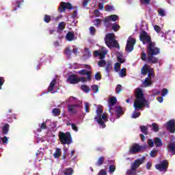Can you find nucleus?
Instances as JSON below:
<instances>
[{
    "label": "nucleus",
    "mask_w": 175,
    "mask_h": 175,
    "mask_svg": "<svg viewBox=\"0 0 175 175\" xmlns=\"http://www.w3.org/2000/svg\"><path fill=\"white\" fill-rule=\"evenodd\" d=\"M40 129H47V125H46V122H43L40 125Z\"/></svg>",
    "instance_id": "338daca9"
},
{
    "label": "nucleus",
    "mask_w": 175,
    "mask_h": 175,
    "mask_svg": "<svg viewBox=\"0 0 175 175\" xmlns=\"http://www.w3.org/2000/svg\"><path fill=\"white\" fill-rule=\"evenodd\" d=\"M111 21V19L110 18V16H106L104 19L105 24H109Z\"/></svg>",
    "instance_id": "e2e57ef3"
},
{
    "label": "nucleus",
    "mask_w": 175,
    "mask_h": 175,
    "mask_svg": "<svg viewBox=\"0 0 175 175\" xmlns=\"http://www.w3.org/2000/svg\"><path fill=\"white\" fill-rule=\"evenodd\" d=\"M126 174L127 175H135L136 174V170L134 167H131V169L127 170Z\"/></svg>",
    "instance_id": "f704fd0d"
},
{
    "label": "nucleus",
    "mask_w": 175,
    "mask_h": 175,
    "mask_svg": "<svg viewBox=\"0 0 175 175\" xmlns=\"http://www.w3.org/2000/svg\"><path fill=\"white\" fill-rule=\"evenodd\" d=\"M91 71H88L85 69L78 71V75H80L81 76H87V80H88V81H91Z\"/></svg>",
    "instance_id": "4468645a"
},
{
    "label": "nucleus",
    "mask_w": 175,
    "mask_h": 175,
    "mask_svg": "<svg viewBox=\"0 0 175 175\" xmlns=\"http://www.w3.org/2000/svg\"><path fill=\"white\" fill-rule=\"evenodd\" d=\"M167 147L171 152H175V142L170 143Z\"/></svg>",
    "instance_id": "cd10ccee"
},
{
    "label": "nucleus",
    "mask_w": 175,
    "mask_h": 175,
    "mask_svg": "<svg viewBox=\"0 0 175 175\" xmlns=\"http://www.w3.org/2000/svg\"><path fill=\"white\" fill-rule=\"evenodd\" d=\"M115 111L116 113V118H120L121 116H124V111L121 107H116Z\"/></svg>",
    "instance_id": "a211bd4d"
},
{
    "label": "nucleus",
    "mask_w": 175,
    "mask_h": 175,
    "mask_svg": "<svg viewBox=\"0 0 175 175\" xmlns=\"http://www.w3.org/2000/svg\"><path fill=\"white\" fill-rule=\"evenodd\" d=\"M55 83H57V79H53L51 82V83H50V85L48 88V92H53V91L54 90V87H55Z\"/></svg>",
    "instance_id": "aec40b11"
},
{
    "label": "nucleus",
    "mask_w": 175,
    "mask_h": 175,
    "mask_svg": "<svg viewBox=\"0 0 175 175\" xmlns=\"http://www.w3.org/2000/svg\"><path fill=\"white\" fill-rule=\"evenodd\" d=\"M144 148H146V147L135 143L132 146L129 152L130 154H137V152H140V151L144 150Z\"/></svg>",
    "instance_id": "9d476101"
},
{
    "label": "nucleus",
    "mask_w": 175,
    "mask_h": 175,
    "mask_svg": "<svg viewBox=\"0 0 175 175\" xmlns=\"http://www.w3.org/2000/svg\"><path fill=\"white\" fill-rule=\"evenodd\" d=\"M166 128L167 131L170 132V133H175V120H170L166 122Z\"/></svg>",
    "instance_id": "9b49d317"
},
{
    "label": "nucleus",
    "mask_w": 175,
    "mask_h": 175,
    "mask_svg": "<svg viewBox=\"0 0 175 175\" xmlns=\"http://www.w3.org/2000/svg\"><path fill=\"white\" fill-rule=\"evenodd\" d=\"M139 40L142 42L143 44H146V43H148V45L146 46V49H148L150 46L155 47L157 46V44L151 40V37L148 33H147V31H142L139 34Z\"/></svg>",
    "instance_id": "7ed1b4c3"
},
{
    "label": "nucleus",
    "mask_w": 175,
    "mask_h": 175,
    "mask_svg": "<svg viewBox=\"0 0 175 175\" xmlns=\"http://www.w3.org/2000/svg\"><path fill=\"white\" fill-rule=\"evenodd\" d=\"M66 39L68 42H72V40H75V33L73 31H68L66 35Z\"/></svg>",
    "instance_id": "f3484780"
},
{
    "label": "nucleus",
    "mask_w": 175,
    "mask_h": 175,
    "mask_svg": "<svg viewBox=\"0 0 175 175\" xmlns=\"http://www.w3.org/2000/svg\"><path fill=\"white\" fill-rule=\"evenodd\" d=\"M89 31L90 32V35L92 36H95V33H96V29L94 27V26H92L89 28Z\"/></svg>",
    "instance_id": "a19ab883"
},
{
    "label": "nucleus",
    "mask_w": 175,
    "mask_h": 175,
    "mask_svg": "<svg viewBox=\"0 0 175 175\" xmlns=\"http://www.w3.org/2000/svg\"><path fill=\"white\" fill-rule=\"evenodd\" d=\"M151 77H155V72H154V68L150 67L148 72V78L151 79Z\"/></svg>",
    "instance_id": "c85d7f7f"
},
{
    "label": "nucleus",
    "mask_w": 175,
    "mask_h": 175,
    "mask_svg": "<svg viewBox=\"0 0 175 175\" xmlns=\"http://www.w3.org/2000/svg\"><path fill=\"white\" fill-rule=\"evenodd\" d=\"M116 94H121L122 92V85H118L116 88Z\"/></svg>",
    "instance_id": "8fccbe9b"
},
{
    "label": "nucleus",
    "mask_w": 175,
    "mask_h": 175,
    "mask_svg": "<svg viewBox=\"0 0 175 175\" xmlns=\"http://www.w3.org/2000/svg\"><path fill=\"white\" fill-rule=\"evenodd\" d=\"M167 92H169V90L166 88H163L161 91V96H166Z\"/></svg>",
    "instance_id": "bf43d9fd"
},
{
    "label": "nucleus",
    "mask_w": 175,
    "mask_h": 175,
    "mask_svg": "<svg viewBox=\"0 0 175 175\" xmlns=\"http://www.w3.org/2000/svg\"><path fill=\"white\" fill-rule=\"evenodd\" d=\"M44 21L46 24H49V23H50V21H51V16L48 15V14H45L44 16Z\"/></svg>",
    "instance_id": "e433bc0d"
},
{
    "label": "nucleus",
    "mask_w": 175,
    "mask_h": 175,
    "mask_svg": "<svg viewBox=\"0 0 175 175\" xmlns=\"http://www.w3.org/2000/svg\"><path fill=\"white\" fill-rule=\"evenodd\" d=\"M140 112H137L136 111H135L132 115V118H139V117H140Z\"/></svg>",
    "instance_id": "5fc2aeb1"
},
{
    "label": "nucleus",
    "mask_w": 175,
    "mask_h": 175,
    "mask_svg": "<svg viewBox=\"0 0 175 175\" xmlns=\"http://www.w3.org/2000/svg\"><path fill=\"white\" fill-rule=\"evenodd\" d=\"M65 27H66V23L65 22H60L57 26V32L64 31L65 29Z\"/></svg>",
    "instance_id": "4be33fe9"
},
{
    "label": "nucleus",
    "mask_w": 175,
    "mask_h": 175,
    "mask_svg": "<svg viewBox=\"0 0 175 175\" xmlns=\"http://www.w3.org/2000/svg\"><path fill=\"white\" fill-rule=\"evenodd\" d=\"M67 80L70 84H77L79 83V77L75 74L69 75Z\"/></svg>",
    "instance_id": "ddd939ff"
},
{
    "label": "nucleus",
    "mask_w": 175,
    "mask_h": 175,
    "mask_svg": "<svg viewBox=\"0 0 175 175\" xmlns=\"http://www.w3.org/2000/svg\"><path fill=\"white\" fill-rule=\"evenodd\" d=\"M154 31H156V32H157V33H159V32H161V27H159V25H155L154 26Z\"/></svg>",
    "instance_id": "0e129e2a"
},
{
    "label": "nucleus",
    "mask_w": 175,
    "mask_h": 175,
    "mask_svg": "<svg viewBox=\"0 0 175 175\" xmlns=\"http://www.w3.org/2000/svg\"><path fill=\"white\" fill-rule=\"evenodd\" d=\"M63 173L64 175H73L75 171L73 170V168L68 167L63 171Z\"/></svg>",
    "instance_id": "412c9836"
},
{
    "label": "nucleus",
    "mask_w": 175,
    "mask_h": 175,
    "mask_svg": "<svg viewBox=\"0 0 175 175\" xmlns=\"http://www.w3.org/2000/svg\"><path fill=\"white\" fill-rule=\"evenodd\" d=\"M144 84L145 85V87H150V85H151V84H152V81H151V78H146L145 81H144Z\"/></svg>",
    "instance_id": "7c9ffc66"
},
{
    "label": "nucleus",
    "mask_w": 175,
    "mask_h": 175,
    "mask_svg": "<svg viewBox=\"0 0 175 175\" xmlns=\"http://www.w3.org/2000/svg\"><path fill=\"white\" fill-rule=\"evenodd\" d=\"M148 53V62L147 64H150V65H154L158 64L159 62V58L157 57L158 54L161 53V49L156 46H149L148 49H146Z\"/></svg>",
    "instance_id": "f03ea898"
},
{
    "label": "nucleus",
    "mask_w": 175,
    "mask_h": 175,
    "mask_svg": "<svg viewBox=\"0 0 175 175\" xmlns=\"http://www.w3.org/2000/svg\"><path fill=\"white\" fill-rule=\"evenodd\" d=\"M118 62H120V64H124L125 62L124 59H122V55H120L117 57Z\"/></svg>",
    "instance_id": "680f3d73"
},
{
    "label": "nucleus",
    "mask_w": 175,
    "mask_h": 175,
    "mask_svg": "<svg viewBox=\"0 0 175 175\" xmlns=\"http://www.w3.org/2000/svg\"><path fill=\"white\" fill-rule=\"evenodd\" d=\"M85 109L86 113H90V104L88 103H85Z\"/></svg>",
    "instance_id": "69168bd1"
},
{
    "label": "nucleus",
    "mask_w": 175,
    "mask_h": 175,
    "mask_svg": "<svg viewBox=\"0 0 175 175\" xmlns=\"http://www.w3.org/2000/svg\"><path fill=\"white\" fill-rule=\"evenodd\" d=\"M61 148H57L55 152L53 154L54 158H59L61 157Z\"/></svg>",
    "instance_id": "473e14b6"
},
{
    "label": "nucleus",
    "mask_w": 175,
    "mask_h": 175,
    "mask_svg": "<svg viewBox=\"0 0 175 175\" xmlns=\"http://www.w3.org/2000/svg\"><path fill=\"white\" fill-rule=\"evenodd\" d=\"M167 167H169V162L166 160H163L161 163L155 165V168L159 172H167Z\"/></svg>",
    "instance_id": "1a4fd4ad"
},
{
    "label": "nucleus",
    "mask_w": 175,
    "mask_h": 175,
    "mask_svg": "<svg viewBox=\"0 0 175 175\" xmlns=\"http://www.w3.org/2000/svg\"><path fill=\"white\" fill-rule=\"evenodd\" d=\"M106 54H107V51H102L101 52H100V55H99L100 59H103L106 56Z\"/></svg>",
    "instance_id": "09e8293b"
},
{
    "label": "nucleus",
    "mask_w": 175,
    "mask_h": 175,
    "mask_svg": "<svg viewBox=\"0 0 175 175\" xmlns=\"http://www.w3.org/2000/svg\"><path fill=\"white\" fill-rule=\"evenodd\" d=\"M94 21L96 23L94 24L95 27H100V24H102V19L96 18V19L94 20Z\"/></svg>",
    "instance_id": "49530a36"
},
{
    "label": "nucleus",
    "mask_w": 175,
    "mask_h": 175,
    "mask_svg": "<svg viewBox=\"0 0 175 175\" xmlns=\"http://www.w3.org/2000/svg\"><path fill=\"white\" fill-rule=\"evenodd\" d=\"M115 72H120V69H121V64L120 63H116L113 67Z\"/></svg>",
    "instance_id": "ea45409f"
},
{
    "label": "nucleus",
    "mask_w": 175,
    "mask_h": 175,
    "mask_svg": "<svg viewBox=\"0 0 175 175\" xmlns=\"http://www.w3.org/2000/svg\"><path fill=\"white\" fill-rule=\"evenodd\" d=\"M158 154V150H152L150 151V157H152V158H155V157H157V154Z\"/></svg>",
    "instance_id": "de8ad7c7"
},
{
    "label": "nucleus",
    "mask_w": 175,
    "mask_h": 175,
    "mask_svg": "<svg viewBox=\"0 0 175 175\" xmlns=\"http://www.w3.org/2000/svg\"><path fill=\"white\" fill-rule=\"evenodd\" d=\"M66 9L68 10H73L75 8H73V5H72V3L69 2L62 1L58 8L59 13H64V12H65Z\"/></svg>",
    "instance_id": "6e6552de"
},
{
    "label": "nucleus",
    "mask_w": 175,
    "mask_h": 175,
    "mask_svg": "<svg viewBox=\"0 0 175 175\" xmlns=\"http://www.w3.org/2000/svg\"><path fill=\"white\" fill-rule=\"evenodd\" d=\"M150 69H151V67L147 64H145L143 66L142 68L141 69V74L143 76H146L147 73H148Z\"/></svg>",
    "instance_id": "dca6fc26"
},
{
    "label": "nucleus",
    "mask_w": 175,
    "mask_h": 175,
    "mask_svg": "<svg viewBox=\"0 0 175 175\" xmlns=\"http://www.w3.org/2000/svg\"><path fill=\"white\" fill-rule=\"evenodd\" d=\"M133 107L136 111L142 110L143 107L150 108V102L146 100L144 93L141 88H137L135 91V100L134 101Z\"/></svg>",
    "instance_id": "f257e3e1"
},
{
    "label": "nucleus",
    "mask_w": 175,
    "mask_h": 175,
    "mask_svg": "<svg viewBox=\"0 0 175 175\" xmlns=\"http://www.w3.org/2000/svg\"><path fill=\"white\" fill-rule=\"evenodd\" d=\"M135 44H136V40L132 38V36H129L126 45V53H131V51H133Z\"/></svg>",
    "instance_id": "0eeeda50"
},
{
    "label": "nucleus",
    "mask_w": 175,
    "mask_h": 175,
    "mask_svg": "<svg viewBox=\"0 0 175 175\" xmlns=\"http://www.w3.org/2000/svg\"><path fill=\"white\" fill-rule=\"evenodd\" d=\"M120 77H125L126 76V68H122L120 72Z\"/></svg>",
    "instance_id": "37998d69"
},
{
    "label": "nucleus",
    "mask_w": 175,
    "mask_h": 175,
    "mask_svg": "<svg viewBox=\"0 0 175 175\" xmlns=\"http://www.w3.org/2000/svg\"><path fill=\"white\" fill-rule=\"evenodd\" d=\"M52 113L54 117H59V116H61V109L59 108H53L52 109Z\"/></svg>",
    "instance_id": "5701e85b"
},
{
    "label": "nucleus",
    "mask_w": 175,
    "mask_h": 175,
    "mask_svg": "<svg viewBox=\"0 0 175 175\" xmlns=\"http://www.w3.org/2000/svg\"><path fill=\"white\" fill-rule=\"evenodd\" d=\"M9 124L6 123L2 128L3 135H8V133H9Z\"/></svg>",
    "instance_id": "b1692460"
},
{
    "label": "nucleus",
    "mask_w": 175,
    "mask_h": 175,
    "mask_svg": "<svg viewBox=\"0 0 175 175\" xmlns=\"http://www.w3.org/2000/svg\"><path fill=\"white\" fill-rule=\"evenodd\" d=\"M105 44H107V47L111 49V47H116V49H120V44L116 40V37L114 36V33H107L106 37L105 38Z\"/></svg>",
    "instance_id": "20e7f679"
},
{
    "label": "nucleus",
    "mask_w": 175,
    "mask_h": 175,
    "mask_svg": "<svg viewBox=\"0 0 175 175\" xmlns=\"http://www.w3.org/2000/svg\"><path fill=\"white\" fill-rule=\"evenodd\" d=\"M141 59L144 62H148V53H146V52L142 51L141 53Z\"/></svg>",
    "instance_id": "bb28decb"
},
{
    "label": "nucleus",
    "mask_w": 175,
    "mask_h": 175,
    "mask_svg": "<svg viewBox=\"0 0 175 175\" xmlns=\"http://www.w3.org/2000/svg\"><path fill=\"white\" fill-rule=\"evenodd\" d=\"M109 173L113 174L116 172V165L113 164L109 165Z\"/></svg>",
    "instance_id": "79ce46f5"
},
{
    "label": "nucleus",
    "mask_w": 175,
    "mask_h": 175,
    "mask_svg": "<svg viewBox=\"0 0 175 175\" xmlns=\"http://www.w3.org/2000/svg\"><path fill=\"white\" fill-rule=\"evenodd\" d=\"M76 107H79V105L75 104L68 105L67 109L71 114H76L77 113V109H75Z\"/></svg>",
    "instance_id": "2eb2a0df"
},
{
    "label": "nucleus",
    "mask_w": 175,
    "mask_h": 175,
    "mask_svg": "<svg viewBox=\"0 0 175 175\" xmlns=\"http://www.w3.org/2000/svg\"><path fill=\"white\" fill-rule=\"evenodd\" d=\"M139 129L142 133H144L146 136L148 135V127H147V126H141Z\"/></svg>",
    "instance_id": "393cba45"
},
{
    "label": "nucleus",
    "mask_w": 175,
    "mask_h": 175,
    "mask_svg": "<svg viewBox=\"0 0 175 175\" xmlns=\"http://www.w3.org/2000/svg\"><path fill=\"white\" fill-rule=\"evenodd\" d=\"M17 8H21V5L24 3V0H18L16 1Z\"/></svg>",
    "instance_id": "052dcab7"
},
{
    "label": "nucleus",
    "mask_w": 175,
    "mask_h": 175,
    "mask_svg": "<svg viewBox=\"0 0 175 175\" xmlns=\"http://www.w3.org/2000/svg\"><path fill=\"white\" fill-rule=\"evenodd\" d=\"M1 140H2L3 144H8V142H9V138L6 136H4L0 138V143Z\"/></svg>",
    "instance_id": "c03bdc74"
},
{
    "label": "nucleus",
    "mask_w": 175,
    "mask_h": 175,
    "mask_svg": "<svg viewBox=\"0 0 175 175\" xmlns=\"http://www.w3.org/2000/svg\"><path fill=\"white\" fill-rule=\"evenodd\" d=\"M107 172L105 170H101L99 171L98 175H106Z\"/></svg>",
    "instance_id": "774afa93"
},
{
    "label": "nucleus",
    "mask_w": 175,
    "mask_h": 175,
    "mask_svg": "<svg viewBox=\"0 0 175 175\" xmlns=\"http://www.w3.org/2000/svg\"><path fill=\"white\" fill-rule=\"evenodd\" d=\"M144 159H146V157H143L142 159L135 160L131 167L137 170L140 167V165H143V163H144Z\"/></svg>",
    "instance_id": "f8f14e48"
},
{
    "label": "nucleus",
    "mask_w": 175,
    "mask_h": 175,
    "mask_svg": "<svg viewBox=\"0 0 175 175\" xmlns=\"http://www.w3.org/2000/svg\"><path fill=\"white\" fill-rule=\"evenodd\" d=\"M95 80L99 81L102 79V75H100V72H96L94 76Z\"/></svg>",
    "instance_id": "3c124183"
},
{
    "label": "nucleus",
    "mask_w": 175,
    "mask_h": 175,
    "mask_svg": "<svg viewBox=\"0 0 175 175\" xmlns=\"http://www.w3.org/2000/svg\"><path fill=\"white\" fill-rule=\"evenodd\" d=\"M59 139L63 145L70 144V143H72V135H70V133L69 132L64 133L62 131H59Z\"/></svg>",
    "instance_id": "39448f33"
},
{
    "label": "nucleus",
    "mask_w": 175,
    "mask_h": 175,
    "mask_svg": "<svg viewBox=\"0 0 175 175\" xmlns=\"http://www.w3.org/2000/svg\"><path fill=\"white\" fill-rule=\"evenodd\" d=\"M117 103V98L114 96H112L109 98V106L111 107V106H114Z\"/></svg>",
    "instance_id": "a878e982"
},
{
    "label": "nucleus",
    "mask_w": 175,
    "mask_h": 175,
    "mask_svg": "<svg viewBox=\"0 0 175 175\" xmlns=\"http://www.w3.org/2000/svg\"><path fill=\"white\" fill-rule=\"evenodd\" d=\"M152 129L154 132H159V126H158V124L152 123Z\"/></svg>",
    "instance_id": "4c0bfd02"
},
{
    "label": "nucleus",
    "mask_w": 175,
    "mask_h": 175,
    "mask_svg": "<svg viewBox=\"0 0 175 175\" xmlns=\"http://www.w3.org/2000/svg\"><path fill=\"white\" fill-rule=\"evenodd\" d=\"M154 140L151 139H148V145L149 146V147H154Z\"/></svg>",
    "instance_id": "13d9d810"
},
{
    "label": "nucleus",
    "mask_w": 175,
    "mask_h": 175,
    "mask_svg": "<svg viewBox=\"0 0 175 175\" xmlns=\"http://www.w3.org/2000/svg\"><path fill=\"white\" fill-rule=\"evenodd\" d=\"M102 113H103V107L102 106H98L96 109V116L94 118V120L97 121L100 126L102 128H106V124H105V122L102 120Z\"/></svg>",
    "instance_id": "423d86ee"
},
{
    "label": "nucleus",
    "mask_w": 175,
    "mask_h": 175,
    "mask_svg": "<svg viewBox=\"0 0 175 175\" xmlns=\"http://www.w3.org/2000/svg\"><path fill=\"white\" fill-rule=\"evenodd\" d=\"M109 18H111V21H117L118 20V16L116 14L110 15Z\"/></svg>",
    "instance_id": "864d4df0"
},
{
    "label": "nucleus",
    "mask_w": 175,
    "mask_h": 175,
    "mask_svg": "<svg viewBox=\"0 0 175 175\" xmlns=\"http://www.w3.org/2000/svg\"><path fill=\"white\" fill-rule=\"evenodd\" d=\"M154 143L156 147H162V146H163V144L162 143V139L159 137H154Z\"/></svg>",
    "instance_id": "6ab92c4d"
},
{
    "label": "nucleus",
    "mask_w": 175,
    "mask_h": 175,
    "mask_svg": "<svg viewBox=\"0 0 175 175\" xmlns=\"http://www.w3.org/2000/svg\"><path fill=\"white\" fill-rule=\"evenodd\" d=\"M81 90H82V91L83 92H85L86 94H88V92H90V91H91V89L90 88V87H88L86 85H81Z\"/></svg>",
    "instance_id": "c756f323"
},
{
    "label": "nucleus",
    "mask_w": 175,
    "mask_h": 175,
    "mask_svg": "<svg viewBox=\"0 0 175 175\" xmlns=\"http://www.w3.org/2000/svg\"><path fill=\"white\" fill-rule=\"evenodd\" d=\"M105 12H111V10H114L113 7L110 5H109V4H107L105 5Z\"/></svg>",
    "instance_id": "a18cd8bd"
},
{
    "label": "nucleus",
    "mask_w": 175,
    "mask_h": 175,
    "mask_svg": "<svg viewBox=\"0 0 175 175\" xmlns=\"http://www.w3.org/2000/svg\"><path fill=\"white\" fill-rule=\"evenodd\" d=\"M105 70L107 73H110V70H111V69H113V66H111V62H107V64H105Z\"/></svg>",
    "instance_id": "72a5a7b5"
},
{
    "label": "nucleus",
    "mask_w": 175,
    "mask_h": 175,
    "mask_svg": "<svg viewBox=\"0 0 175 175\" xmlns=\"http://www.w3.org/2000/svg\"><path fill=\"white\" fill-rule=\"evenodd\" d=\"M64 54L67 55L68 58H70V55H72V51H70V48H66Z\"/></svg>",
    "instance_id": "58836bf2"
},
{
    "label": "nucleus",
    "mask_w": 175,
    "mask_h": 175,
    "mask_svg": "<svg viewBox=\"0 0 175 175\" xmlns=\"http://www.w3.org/2000/svg\"><path fill=\"white\" fill-rule=\"evenodd\" d=\"M92 90L94 92H98V91H99V86H98V85H92Z\"/></svg>",
    "instance_id": "4d7b16f0"
},
{
    "label": "nucleus",
    "mask_w": 175,
    "mask_h": 175,
    "mask_svg": "<svg viewBox=\"0 0 175 175\" xmlns=\"http://www.w3.org/2000/svg\"><path fill=\"white\" fill-rule=\"evenodd\" d=\"M101 120L102 121H103L104 124L105 122H107L108 121L107 115L106 113H103V115L101 116Z\"/></svg>",
    "instance_id": "603ef678"
},
{
    "label": "nucleus",
    "mask_w": 175,
    "mask_h": 175,
    "mask_svg": "<svg viewBox=\"0 0 175 175\" xmlns=\"http://www.w3.org/2000/svg\"><path fill=\"white\" fill-rule=\"evenodd\" d=\"M120 28H121V27L120 26V25L112 24L111 29H113V31H114V32H117V31H120Z\"/></svg>",
    "instance_id": "c9c22d12"
},
{
    "label": "nucleus",
    "mask_w": 175,
    "mask_h": 175,
    "mask_svg": "<svg viewBox=\"0 0 175 175\" xmlns=\"http://www.w3.org/2000/svg\"><path fill=\"white\" fill-rule=\"evenodd\" d=\"M105 162V157H100L98 158L97 162L96 163V166H102Z\"/></svg>",
    "instance_id": "2f4dec72"
},
{
    "label": "nucleus",
    "mask_w": 175,
    "mask_h": 175,
    "mask_svg": "<svg viewBox=\"0 0 175 175\" xmlns=\"http://www.w3.org/2000/svg\"><path fill=\"white\" fill-rule=\"evenodd\" d=\"M106 62L105 60H100L98 61V66H100V68H103V66H106Z\"/></svg>",
    "instance_id": "6e6d98bb"
}]
</instances>
